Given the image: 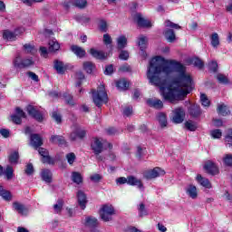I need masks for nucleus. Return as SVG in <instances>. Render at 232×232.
Listing matches in <instances>:
<instances>
[{
    "label": "nucleus",
    "mask_w": 232,
    "mask_h": 232,
    "mask_svg": "<svg viewBox=\"0 0 232 232\" xmlns=\"http://www.w3.org/2000/svg\"><path fill=\"white\" fill-rule=\"evenodd\" d=\"M76 79L78 80V82H76V86H81V81L84 80V73H82V72H76L75 75Z\"/></svg>",
    "instance_id": "nucleus-57"
},
{
    "label": "nucleus",
    "mask_w": 232,
    "mask_h": 232,
    "mask_svg": "<svg viewBox=\"0 0 232 232\" xmlns=\"http://www.w3.org/2000/svg\"><path fill=\"white\" fill-rule=\"evenodd\" d=\"M61 48V44L57 42L56 39H52L49 41V53H53L54 52H58Z\"/></svg>",
    "instance_id": "nucleus-32"
},
{
    "label": "nucleus",
    "mask_w": 232,
    "mask_h": 232,
    "mask_svg": "<svg viewBox=\"0 0 232 232\" xmlns=\"http://www.w3.org/2000/svg\"><path fill=\"white\" fill-rule=\"evenodd\" d=\"M13 208H14V211H17V213H19V215H28V208H26V207H24V205H23L19 202H14L13 204Z\"/></svg>",
    "instance_id": "nucleus-23"
},
{
    "label": "nucleus",
    "mask_w": 232,
    "mask_h": 232,
    "mask_svg": "<svg viewBox=\"0 0 232 232\" xmlns=\"http://www.w3.org/2000/svg\"><path fill=\"white\" fill-rule=\"evenodd\" d=\"M172 113L171 121L174 124H182V122H184V119H186V112L184 111V109L181 107L177 108L172 111Z\"/></svg>",
    "instance_id": "nucleus-7"
},
{
    "label": "nucleus",
    "mask_w": 232,
    "mask_h": 232,
    "mask_svg": "<svg viewBox=\"0 0 232 232\" xmlns=\"http://www.w3.org/2000/svg\"><path fill=\"white\" fill-rule=\"evenodd\" d=\"M208 68L209 70H211V72H217L218 68V63H217V62L215 61H212L208 63Z\"/></svg>",
    "instance_id": "nucleus-61"
},
{
    "label": "nucleus",
    "mask_w": 232,
    "mask_h": 232,
    "mask_svg": "<svg viewBox=\"0 0 232 232\" xmlns=\"http://www.w3.org/2000/svg\"><path fill=\"white\" fill-rule=\"evenodd\" d=\"M72 6L80 10H84L88 6V0H72Z\"/></svg>",
    "instance_id": "nucleus-34"
},
{
    "label": "nucleus",
    "mask_w": 232,
    "mask_h": 232,
    "mask_svg": "<svg viewBox=\"0 0 232 232\" xmlns=\"http://www.w3.org/2000/svg\"><path fill=\"white\" fill-rule=\"evenodd\" d=\"M164 36L169 43H175L177 36L175 35V31L172 29H166L164 31Z\"/></svg>",
    "instance_id": "nucleus-27"
},
{
    "label": "nucleus",
    "mask_w": 232,
    "mask_h": 232,
    "mask_svg": "<svg viewBox=\"0 0 232 232\" xmlns=\"http://www.w3.org/2000/svg\"><path fill=\"white\" fill-rule=\"evenodd\" d=\"M188 113L191 117L197 118L200 117L202 111L200 110V106L198 104H193L188 108Z\"/></svg>",
    "instance_id": "nucleus-22"
},
{
    "label": "nucleus",
    "mask_w": 232,
    "mask_h": 232,
    "mask_svg": "<svg viewBox=\"0 0 232 232\" xmlns=\"http://www.w3.org/2000/svg\"><path fill=\"white\" fill-rule=\"evenodd\" d=\"M200 101H201L202 106H204L205 108L209 107V104H211V102H209V99H208V96H206V94L200 95Z\"/></svg>",
    "instance_id": "nucleus-47"
},
{
    "label": "nucleus",
    "mask_w": 232,
    "mask_h": 232,
    "mask_svg": "<svg viewBox=\"0 0 232 232\" xmlns=\"http://www.w3.org/2000/svg\"><path fill=\"white\" fill-rule=\"evenodd\" d=\"M10 164H17L19 162V152L14 151L11 153L8 157Z\"/></svg>",
    "instance_id": "nucleus-40"
},
{
    "label": "nucleus",
    "mask_w": 232,
    "mask_h": 232,
    "mask_svg": "<svg viewBox=\"0 0 232 232\" xmlns=\"http://www.w3.org/2000/svg\"><path fill=\"white\" fill-rule=\"evenodd\" d=\"M162 175H166V171L162 169L156 167L152 169L145 170L143 172V177L147 180H151L152 179H157V177H160Z\"/></svg>",
    "instance_id": "nucleus-5"
},
{
    "label": "nucleus",
    "mask_w": 232,
    "mask_h": 232,
    "mask_svg": "<svg viewBox=\"0 0 232 232\" xmlns=\"http://www.w3.org/2000/svg\"><path fill=\"white\" fill-rule=\"evenodd\" d=\"M212 139H220L222 137V131L220 130H214L210 131Z\"/></svg>",
    "instance_id": "nucleus-52"
},
{
    "label": "nucleus",
    "mask_w": 232,
    "mask_h": 232,
    "mask_svg": "<svg viewBox=\"0 0 232 232\" xmlns=\"http://www.w3.org/2000/svg\"><path fill=\"white\" fill-rule=\"evenodd\" d=\"M67 162L72 165L75 162V154L73 152L68 153L66 155Z\"/></svg>",
    "instance_id": "nucleus-55"
},
{
    "label": "nucleus",
    "mask_w": 232,
    "mask_h": 232,
    "mask_svg": "<svg viewBox=\"0 0 232 232\" xmlns=\"http://www.w3.org/2000/svg\"><path fill=\"white\" fill-rule=\"evenodd\" d=\"M204 169H206L209 175H218V167L211 160L206 161Z\"/></svg>",
    "instance_id": "nucleus-11"
},
{
    "label": "nucleus",
    "mask_w": 232,
    "mask_h": 232,
    "mask_svg": "<svg viewBox=\"0 0 232 232\" xmlns=\"http://www.w3.org/2000/svg\"><path fill=\"white\" fill-rule=\"evenodd\" d=\"M4 175L6 177L7 180H11L14 178V168L7 166L4 171Z\"/></svg>",
    "instance_id": "nucleus-43"
},
{
    "label": "nucleus",
    "mask_w": 232,
    "mask_h": 232,
    "mask_svg": "<svg viewBox=\"0 0 232 232\" xmlns=\"http://www.w3.org/2000/svg\"><path fill=\"white\" fill-rule=\"evenodd\" d=\"M157 121L160 125V128H166L168 126V117L165 113L160 112L157 114Z\"/></svg>",
    "instance_id": "nucleus-28"
},
{
    "label": "nucleus",
    "mask_w": 232,
    "mask_h": 232,
    "mask_svg": "<svg viewBox=\"0 0 232 232\" xmlns=\"http://www.w3.org/2000/svg\"><path fill=\"white\" fill-rule=\"evenodd\" d=\"M78 204L82 209H86V204L88 203V199L86 198V194L82 190H79L77 192Z\"/></svg>",
    "instance_id": "nucleus-14"
},
{
    "label": "nucleus",
    "mask_w": 232,
    "mask_h": 232,
    "mask_svg": "<svg viewBox=\"0 0 232 232\" xmlns=\"http://www.w3.org/2000/svg\"><path fill=\"white\" fill-rule=\"evenodd\" d=\"M41 177L44 182L50 184L52 183V177H53V175L50 169H44L42 170Z\"/></svg>",
    "instance_id": "nucleus-26"
},
{
    "label": "nucleus",
    "mask_w": 232,
    "mask_h": 232,
    "mask_svg": "<svg viewBox=\"0 0 232 232\" xmlns=\"http://www.w3.org/2000/svg\"><path fill=\"white\" fill-rule=\"evenodd\" d=\"M31 145L37 149L43 146V138L39 134H31Z\"/></svg>",
    "instance_id": "nucleus-18"
},
{
    "label": "nucleus",
    "mask_w": 232,
    "mask_h": 232,
    "mask_svg": "<svg viewBox=\"0 0 232 232\" xmlns=\"http://www.w3.org/2000/svg\"><path fill=\"white\" fill-rule=\"evenodd\" d=\"M71 51L75 53L77 57L80 59H82L86 55V51L82 49V47L79 45H72L71 46Z\"/></svg>",
    "instance_id": "nucleus-24"
},
{
    "label": "nucleus",
    "mask_w": 232,
    "mask_h": 232,
    "mask_svg": "<svg viewBox=\"0 0 232 232\" xmlns=\"http://www.w3.org/2000/svg\"><path fill=\"white\" fill-rule=\"evenodd\" d=\"M38 153L39 155H41V157H43L42 162L44 164H53V160H52L51 157L48 155V150L46 149L40 148L38 150Z\"/></svg>",
    "instance_id": "nucleus-13"
},
{
    "label": "nucleus",
    "mask_w": 232,
    "mask_h": 232,
    "mask_svg": "<svg viewBox=\"0 0 232 232\" xmlns=\"http://www.w3.org/2000/svg\"><path fill=\"white\" fill-rule=\"evenodd\" d=\"M91 149L94 155H99L104 151V140L99 138H93L91 142Z\"/></svg>",
    "instance_id": "nucleus-6"
},
{
    "label": "nucleus",
    "mask_w": 232,
    "mask_h": 232,
    "mask_svg": "<svg viewBox=\"0 0 232 232\" xmlns=\"http://www.w3.org/2000/svg\"><path fill=\"white\" fill-rule=\"evenodd\" d=\"M116 184L117 186H122V184H128V178L120 177L116 179Z\"/></svg>",
    "instance_id": "nucleus-58"
},
{
    "label": "nucleus",
    "mask_w": 232,
    "mask_h": 232,
    "mask_svg": "<svg viewBox=\"0 0 232 232\" xmlns=\"http://www.w3.org/2000/svg\"><path fill=\"white\" fill-rule=\"evenodd\" d=\"M23 48L25 53H31V55H34V53H37V49H35V45H32V44H24Z\"/></svg>",
    "instance_id": "nucleus-36"
},
{
    "label": "nucleus",
    "mask_w": 232,
    "mask_h": 232,
    "mask_svg": "<svg viewBox=\"0 0 232 232\" xmlns=\"http://www.w3.org/2000/svg\"><path fill=\"white\" fill-rule=\"evenodd\" d=\"M127 184L129 186H137L139 189H144V185L142 184V181L134 176H129Z\"/></svg>",
    "instance_id": "nucleus-19"
},
{
    "label": "nucleus",
    "mask_w": 232,
    "mask_h": 232,
    "mask_svg": "<svg viewBox=\"0 0 232 232\" xmlns=\"http://www.w3.org/2000/svg\"><path fill=\"white\" fill-rule=\"evenodd\" d=\"M71 179H72V181L74 184H77L78 186L82 184L83 178H82V174H81L80 172H77V171L72 172Z\"/></svg>",
    "instance_id": "nucleus-30"
},
{
    "label": "nucleus",
    "mask_w": 232,
    "mask_h": 232,
    "mask_svg": "<svg viewBox=\"0 0 232 232\" xmlns=\"http://www.w3.org/2000/svg\"><path fill=\"white\" fill-rule=\"evenodd\" d=\"M103 43L106 44V46H108V44H111V36H110L108 34H103Z\"/></svg>",
    "instance_id": "nucleus-60"
},
{
    "label": "nucleus",
    "mask_w": 232,
    "mask_h": 232,
    "mask_svg": "<svg viewBox=\"0 0 232 232\" xmlns=\"http://www.w3.org/2000/svg\"><path fill=\"white\" fill-rule=\"evenodd\" d=\"M3 37L4 39H6V41H15L17 37V31L14 33L12 31L5 30L4 31Z\"/></svg>",
    "instance_id": "nucleus-33"
},
{
    "label": "nucleus",
    "mask_w": 232,
    "mask_h": 232,
    "mask_svg": "<svg viewBox=\"0 0 232 232\" xmlns=\"http://www.w3.org/2000/svg\"><path fill=\"white\" fill-rule=\"evenodd\" d=\"M84 226L88 229H93V228L97 227V226H99V221L97 220L96 218L88 216L85 218Z\"/></svg>",
    "instance_id": "nucleus-12"
},
{
    "label": "nucleus",
    "mask_w": 232,
    "mask_h": 232,
    "mask_svg": "<svg viewBox=\"0 0 232 232\" xmlns=\"http://www.w3.org/2000/svg\"><path fill=\"white\" fill-rule=\"evenodd\" d=\"M138 209L140 217H146L148 215V210H146V206L143 203L140 204Z\"/></svg>",
    "instance_id": "nucleus-50"
},
{
    "label": "nucleus",
    "mask_w": 232,
    "mask_h": 232,
    "mask_svg": "<svg viewBox=\"0 0 232 232\" xmlns=\"http://www.w3.org/2000/svg\"><path fill=\"white\" fill-rule=\"evenodd\" d=\"M92 182H94V183H99L101 182L102 179V175L101 174H92L91 177H90Z\"/></svg>",
    "instance_id": "nucleus-53"
},
{
    "label": "nucleus",
    "mask_w": 232,
    "mask_h": 232,
    "mask_svg": "<svg viewBox=\"0 0 232 232\" xmlns=\"http://www.w3.org/2000/svg\"><path fill=\"white\" fill-rule=\"evenodd\" d=\"M117 44H118L119 50H122L123 48H126L128 44V39L126 38V36L124 35L119 36L117 39Z\"/></svg>",
    "instance_id": "nucleus-35"
},
{
    "label": "nucleus",
    "mask_w": 232,
    "mask_h": 232,
    "mask_svg": "<svg viewBox=\"0 0 232 232\" xmlns=\"http://www.w3.org/2000/svg\"><path fill=\"white\" fill-rule=\"evenodd\" d=\"M147 104L150 106V108H155V110H162V108H164V103L159 99H148Z\"/></svg>",
    "instance_id": "nucleus-17"
},
{
    "label": "nucleus",
    "mask_w": 232,
    "mask_h": 232,
    "mask_svg": "<svg viewBox=\"0 0 232 232\" xmlns=\"http://www.w3.org/2000/svg\"><path fill=\"white\" fill-rule=\"evenodd\" d=\"M186 193L193 200L198 197V190H197V187L194 185H188L186 188Z\"/></svg>",
    "instance_id": "nucleus-20"
},
{
    "label": "nucleus",
    "mask_w": 232,
    "mask_h": 232,
    "mask_svg": "<svg viewBox=\"0 0 232 232\" xmlns=\"http://www.w3.org/2000/svg\"><path fill=\"white\" fill-rule=\"evenodd\" d=\"M134 21L137 23L138 26L141 28H151V22L144 18L140 13H137L134 15Z\"/></svg>",
    "instance_id": "nucleus-9"
},
{
    "label": "nucleus",
    "mask_w": 232,
    "mask_h": 232,
    "mask_svg": "<svg viewBox=\"0 0 232 232\" xmlns=\"http://www.w3.org/2000/svg\"><path fill=\"white\" fill-rule=\"evenodd\" d=\"M218 113L226 117V115H229V110H227V106H226V104L222 103L218 106Z\"/></svg>",
    "instance_id": "nucleus-38"
},
{
    "label": "nucleus",
    "mask_w": 232,
    "mask_h": 232,
    "mask_svg": "<svg viewBox=\"0 0 232 232\" xmlns=\"http://www.w3.org/2000/svg\"><path fill=\"white\" fill-rule=\"evenodd\" d=\"M165 26L167 28H175L176 30H180V25L174 24L173 22L169 21V20H166L165 21Z\"/></svg>",
    "instance_id": "nucleus-49"
},
{
    "label": "nucleus",
    "mask_w": 232,
    "mask_h": 232,
    "mask_svg": "<svg viewBox=\"0 0 232 232\" xmlns=\"http://www.w3.org/2000/svg\"><path fill=\"white\" fill-rule=\"evenodd\" d=\"M92 101L97 108H101L102 104L108 102V93H106L104 85H100L97 91H92Z\"/></svg>",
    "instance_id": "nucleus-2"
},
{
    "label": "nucleus",
    "mask_w": 232,
    "mask_h": 232,
    "mask_svg": "<svg viewBox=\"0 0 232 232\" xmlns=\"http://www.w3.org/2000/svg\"><path fill=\"white\" fill-rule=\"evenodd\" d=\"M192 64L196 66V68H198L199 70H202L204 68V62L200 60L199 58H193L191 60Z\"/></svg>",
    "instance_id": "nucleus-46"
},
{
    "label": "nucleus",
    "mask_w": 232,
    "mask_h": 232,
    "mask_svg": "<svg viewBox=\"0 0 232 232\" xmlns=\"http://www.w3.org/2000/svg\"><path fill=\"white\" fill-rule=\"evenodd\" d=\"M185 128L188 130V131H195L198 128L197 123L192 121H188L185 122Z\"/></svg>",
    "instance_id": "nucleus-44"
},
{
    "label": "nucleus",
    "mask_w": 232,
    "mask_h": 232,
    "mask_svg": "<svg viewBox=\"0 0 232 232\" xmlns=\"http://www.w3.org/2000/svg\"><path fill=\"white\" fill-rule=\"evenodd\" d=\"M25 173L30 176L34 175V165L32 163H28L25 168Z\"/></svg>",
    "instance_id": "nucleus-59"
},
{
    "label": "nucleus",
    "mask_w": 232,
    "mask_h": 232,
    "mask_svg": "<svg viewBox=\"0 0 232 232\" xmlns=\"http://www.w3.org/2000/svg\"><path fill=\"white\" fill-rule=\"evenodd\" d=\"M63 98L65 100L66 104L69 106H75V101H73V96L72 94L63 93Z\"/></svg>",
    "instance_id": "nucleus-42"
},
{
    "label": "nucleus",
    "mask_w": 232,
    "mask_h": 232,
    "mask_svg": "<svg viewBox=\"0 0 232 232\" xmlns=\"http://www.w3.org/2000/svg\"><path fill=\"white\" fill-rule=\"evenodd\" d=\"M104 73H105V75H111V73H113V65L111 64V65L106 66Z\"/></svg>",
    "instance_id": "nucleus-64"
},
{
    "label": "nucleus",
    "mask_w": 232,
    "mask_h": 232,
    "mask_svg": "<svg viewBox=\"0 0 232 232\" xmlns=\"http://www.w3.org/2000/svg\"><path fill=\"white\" fill-rule=\"evenodd\" d=\"M138 46L141 51V54L143 55V57H146V53H144V50L148 47V37L144 35H140V37L138 38Z\"/></svg>",
    "instance_id": "nucleus-15"
},
{
    "label": "nucleus",
    "mask_w": 232,
    "mask_h": 232,
    "mask_svg": "<svg viewBox=\"0 0 232 232\" xmlns=\"http://www.w3.org/2000/svg\"><path fill=\"white\" fill-rule=\"evenodd\" d=\"M197 180L200 186H203V188H207V189H211V182H209V179L202 177V175L197 176Z\"/></svg>",
    "instance_id": "nucleus-29"
},
{
    "label": "nucleus",
    "mask_w": 232,
    "mask_h": 232,
    "mask_svg": "<svg viewBox=\"0 0 232 232\" xmlns=\"http://www.w3.org/2000/svg\"><path fill=\"white\" fill-rule=\"evenodd\" d=\"M223 162L226 166H232V154H227L223 158Z\"/></svg>",
    "instance_id": "nucleus-51"
},
{
    "label": "nucleus",
    "mask_w": 232,
    "mask_h": 232,
    "mask_svg": "<svg viewBox=\"0 0 232 232\" xmlns=\"http://www.w3.org/2000/svg\"><path fill=\"white\" fill-rule=\"evenodd\" d=\"M217 79L221 84H227V77L226 75L219 73L217 75Z\"/></svg>",
    "instance_id": "nucleus-54"
},
{
    "label": "nucleus",
    "mask_w": 232,
    "mask_h": 232,
    "mask_svg": "<svg viewBox=\"0 0 232 232\" xmlns=\"http://www.w3.org/2000/svg\"><path fill=\"white\" fill-rule=\"evenodd\" d=\"M15 112H16V114H13L11 116V121L14 124H21V122H23V121L21 119H26V113H24V111L23 110H21V108H19V107H17L15 109Z\"/></svg>",
    "instance_id": "nucleus-10"
},
{
    "label": "nucleus",
    "mask_w": 232,
    "mask_h": 232,
    "mask_svg": "<svg viewBox=\"0 0 232 232\" xmlns=\"http://www.w3.org/2000/svg\"><path fill=\"white\" fill-rule=\"evenodd\" d=\"M99 28L101 32H108V23L106 22V20H100Z\"/></svg>",
    "instance_id": "nucleus-48"
},
{
    "label": "nucleus",
    "mask_w": 232,
    "mask_h": 232,
    "mask_svg": "<svg viewBox=\"0 0 232 232\" xmlns=\"http://www.w3.org/2000/svg\"><path fill=\"white\" fill-rule=\"evenodd\" d=\"M50 140L53 144H58L59 146H66V140H64V137H63V136L53 135V136H51Z\"/></svg>",
    "instance_id": "nucleus-25"
},
{
    "label": "nucleus",
    "mask_w": 232,
    "mask_h": 232,
    "mask_svg": "<svg viewBox=\"0 0 232 232\" xmlns=\"http://www.w3.org/2000/svg\"><path fill=\"white\" fill-rule=\"evenodd\" d=\"M116 86L118 90H120L121 92H123L125 90H128V86H130V83H128L126 80H119L116 82Z\"/></svg>",
    "instance_id": "nucleus-39"
},
{
    "label": "nucleus",
    "mask_w": 232,
    "mask_h": 232,
    "mask_svg": "<svg viewBox=\"0 0 232 232\" xmlns=\"http://www.w3.org/2000/svg\"><path fill=\"white\" fill-rule=\"evenodd\" d=\"M119 58L121 59V61H128V59H130V53H128V51H121Z\"/></svg>",
    "instance_id": "nucleus-56"
},
{
    "label": "nucleus",
    "mask_w": 232,
    "mask_h": 232,
    "mask_svg": "<svg viewBox=\"0 0 232 232\" xmlns=\"http://www.w3.org/2000/svg\"><path fill=\"white\" fill-rule=\"evenodd\" d=\"M63 206H64V201H63V199H58L57 203L53 205L54 212L61 213V211H63Z\"/></svg>",
    "instance_id": "nucleus-45"
},
{
    "label": "nucleus",
    "mask_w": 232,
    "mask_h": 232,
    "mask_svg": "<svg viewBox=\"0 0 232 232\" xmlns=\"http://www.w3.org/2000/svg\"><path fill=\"white\" fill-rule=\"evenodd\" d=\"M147 78L150 84L159 86L165 101L174 103L183 101L191 92V76L186 66L175 60L156 56L150 62Z\"/></svg>",
    "instance_id": "nucleus-1"
},
{
    "label": "nucleus",
    "mask_w": 232,
    "mask_h": 232,
    "mask_svg": "<svg viewBox=\"0 0 232 232\" xmlns=\"http://www.w3.org/2000/svg\"><path fill=\"white\" fill-rule=\"evenodd\" d=\"M115 215V209L111 205H103L100 210V217L103 222H110L111 217Z\"/></svg>",
    "instance_id": "nucleus-4"
},
{
    "label": "nucleus",
    "mask_w": 232,
    "mask_h": 232,
    "mask_svg": "<svg viewBox=\"0 0 232 232\" xmlns=\"http://www.w3.org/2000/svg\"><path fill=\"white\" fill-rule=\"evenodd\" d=\"M89 53L94 57V59H98L100 61H104V59H107V55L105 54L104 52L99 51L95 48H91L89 51Z\"/></svg>",
    "instance_id": "nucleus-16"
},
{
    "label": "nucleus",
    "mask_w": 232,
    "mask_h": 232,
    "mask_svg": "<svg viewBox=\"0 0 232 232\" xmlns=\"http://www.w3.org/2000/svg\"><path fill=\"white\" fill-rule=\"evenodd\" d=\"M210 44L213 48H218L220 46V37L218 33H213L210 35Z\"/></svg>",
    "instance_id": "nucleus-31"
},
{
    "label": "nucleus",
    "mask_w": 232,
    "mask_h": 232,
    "mask_svg": "<svg viewBox=\"0 0 232 232\" xmlns=\"http://www.w3.org/2000/svg\"><path fill=\"white\" fill-rule=\"evenodd\" d=\"M35 62H34L33 58H21V55L15 56L13 60V65L16 70H23L24 68H30V66H34Z\"/></svg>",
    "instance_id": "nucleus-3"
},
{
    "label": "nucleus",
    "mask_w": 232,
    "mask_h": 232,
    "mask_svg": "<svg viewBox=\"0 0 232 232\" xmlns=\"http://www.w3.org/2000/svg\"><path fill=\"white\" fill-rule=\"evenodd\" d=\"M52 117H53V119L55 120L57 124H61V122L63 121L61 114L57 113V111H53Z\"/></svg>",
    "instance_id": "nucleus-62"
},
{
    "label": "nucleus",
    "mask_w": 232,
    "mask_h": 232,
    "mask_svg": "<svg viewBox=\"0 0 232 232\" xmlns=\"http://www.w3.org/2000/svg\"><path fill=\"white\" fill-rule=\"evenodd\" d=\"M48 52L50 51H48L46 47H44V46L40 47V55L42 57H44V58L48 57Z\"/></svg>",
    "instance_id": "nucleus-63"
},
{
    "label": "nucleus",
    "mask_w": 232,
    "mask_h": 232,
    "mask_svg": "<svg viewBox=\"0 0 232 232\" xmlns=\"http://www.w3.org/2000/svg\"><path fill=\"white\" fill-rule=\"evenodd\" d=\"M53 68L57 73H60V75L64 74V72H66V65H64V63L59 60H55L53 62Z\"/></svg>",
    "instance_id": "nucleus-21"
},
{
    "label": "nucleus",
    "mask_w": 232,
    "mask_h": 232,
    "mask_svg": "<svg viewBox=\"0 0 232 232\" xmlns=\"http://www.w3.org/2000/svg\"><path fill=\"white\" fill-rule=\"evenodd\" d=\"M0 197H2L4 200H12V194H10L9 191L5 190L3 187H0Z\"/></svg>",
    "instance_id": "nucleus-41"
},
{
    "label": "nucleus",
    "mask_w": 232,
    "mask_h": 232,
    "mask_svg": "<svg viewBox=\"0 0 232 232\" xmlns=\"http://www.w3.org/2000/svg\"><path fill=\"white\" fill-rule=\"evenodd\" d=\"M83 70L88 73H93L95 72V64L92 62H84Z\"/></svg>",
    "instance_id": "nucleus-37"
},
{
    "label": "nucleus",
    "mask_w": 232,
    "mask_h": 232,
    "mask_svg": "<svg viewBox=\"0 0 232 232\" xmlns=\"http://www.w3.org/2000/svg\"><path fill=\"white\" fill-rule=\"evenodd\" d=\"M27 113L33 117V119H35L38 122H43L44 121V117L43 116V113H41L34 105H28L26 107Z\"/></svg>",
    "instance_id": "nucleus-8"
}]
</instances>
